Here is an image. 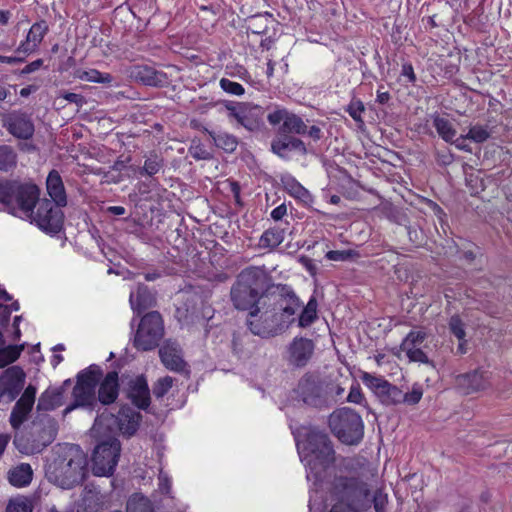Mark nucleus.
Returning a JSON list of instances; mask_svg holds the SVG:
<instances>
[{
    "label": "nucleus",
    "mask_w": 512,
    "mask_h": 512,
    "mask_svg": "<svg viewBox=\"0 0 512 512\" xmlns=\"http://www.w3.org/2000/svg\"><path fill=\"white\" fill-rule=\"evenodd\" d=\"M174 379L170 376H165L158 379L153 386V394L156 398L164 397L167 392L172 388Z\"/></svg>",
    "instance_id": "46"
},
{
    "label": "nucleus",
    "mask_w": 512,
    "mask_h": 512,
    "mask_svg": "<svg viewBox=\"0 0 512 512\" xmlns=\"http://www.w3.org/2000/svg\"><path fill=\"white\" fill-rule=\"evenodd\" d=\"M287 214V207L285 204H281L271 211V218L274 221H280Z\"/></svg>",
    "instance_id": "59"
},
{
    "label": "nucleus",
    "mask_w": 512,
    "mask_h": 512,
    "mask_svg": "<svg viewBox=\"0 0 512 512\" xmlns=\"http://www.w3.org/2000/svg\"><path fill=\"white\" fill-rule=\"evenodd\" d=\"M118 391V373L116 371L108 372L100 384L97 402L104 405L113 403L117 399Z\"/></svg>",
    "instance_id": "29"
},
{
    "label": "nucleus",
    "mask_w": 512,
    "mask_h": 512,
    "mask_svg": "<svg viewBox=\"0 0 512 512\" xmlns=\"http://www.w3.org/2000/svg\"><path fill=\"white\" fill-rule=\"evenodd\" d=\"M300 263H302V265L309 271V273L311 275H315L316 274V270H317V267L316 265L314 264L313 260L308 258V257H305V256H302L300 259H299Z\"/></svg>",
    "instance_id": "62"
},
{
    "label": "nucleus",
    "mask_w": 512,
    "mask_h": 512,
    "mask_svg": "<svg viewBox=\"0 0 512 512\" xmlns=\"http://www.w3.org/2000/svg\"><path fill=\"white\" fill-rule=\"evenodd\" d=\"M271 23L273 18L269 13L253 15L247 21V30L253 34L265 35Z\"/></svg>",
    "instance_id": "36"
},
{
    "label": "nucleus",
    "mask_w": 512,
    "mask_h": 512,
    "mask_svg": "<svg viewBox=\"0 0 512 512\" xmlns=\"http://www.w3.org/2000/svg\"><path fill=\"white\" fill-rule=\"evenodd\" d=\"M36 392V387L30 384L16 401L9 418L13 429L19 430L22 424L28 419L35 403Z\"/></svg>",
    "instance_id": "19"
},
{
    "label": "nucleus",
    "mask_w": 512,
    "mask_h": 512,
    "mask_svg": "<svg viewBox=\"0 0 512 512\" xmlns=\"http://www.w3.org/2000/svg\"><path fill=\"white\" fill-rule=\"evenodd\" d=\"M131 76L138 82L146 86L164 87L169 84L167 74L156 70L148 65H136L131 71Z\"/></svg>",
    "instance_id": "24"
},
{
    "label": "nucleus",
    "mask_w": 512,
    "mask_h": 512,
    "mask_svg": "<svg viewBox=\"0 0 512 512\" xmlns=\"http://www.w3.org/2000/svg\"><path fill=\"white\" fill-rule=\"evenodd\" d=\"M163 335L162 316L158 311H151L141 318L133 344L138 350L149 351L159 345Z\"/></svg>",
    "instance_id": "12"
},
{
    "label": "nucleus",
    "mask_w": 512,
    "mask_h": 512,
    "mask_svg": "<svg viewBox=\"0 0 512 512\" xmlns=\"http://www.w3.org/2000/svg\"><path fill=\"white\" fill-rule=\"evenodd\" d=\"M259 312V307L251 310L246 323L252 334L262 338H269L280 334L295 321L294 318L292 320H280L277 313L268 311L258 316Z\"/></svg>",
    "instance_id": "14"
},
{
    "label": "nucleus",
    "mask_w": 512,
    "mask_h": 512,
    "mask_svg": "<svg viewBox=\"0 0 512 512\" xmlns=\"http://www.w3.org/2000/svg\"><path fill=\"white\" fill-rule=\"evenodd\" d=\"M159 356L163 365L174 372H188L187 363L183 360L180 345L173 340H166L159 349Z\"/></svg>",
    "instance_id": "20"
},
{
    "label": "nucleus",
    "mask_w": 512,
    "mask_h": 512,
    "mask_svg": "<svg viewBox=\"0 0 512 512\" xmlns=\"http://www.w3.org/2000/svg\"><path fill=\"white\" fill-rule=\"evenodd\" d=\"M275 287L264 269L248 267L242 270L230 290V298L237 310H253Z\"/></svg>",
    "instance_id": "5"
},
{
    "label": "nucleus",
    "mask_w": 512,
    "mask_h": 512,
    "mask_svg": "<svg viewBox=\"0 0 512 512\" xmlns=\"http://www.w3.org/2000/svg\"><path fill=\"white\" fill-rule=\"evenodd\" d=\"M59 97L76 104L78 107H82L86 103L85 97L77 93L63 91L60 93Z\"/></svg>",
    "instance_id": "55"
},
{
    "label": "nucleus",
    "mask_w": 512,
    "mask_h": 512,
    "mask_svg": "<svg viewBox=\"0 0 512 512\" xmlns=\"http://www.w3.org/2000/svg\"><path fill=\"white\" fill-rule=\"evenodd\" d=\"M284 240V229L271 228L266 230L260 238V246L263 248H275Z\"/></svg>",
    "instance_id": "39"
},
{
    "label": "nucleus",
    "mask_w": 512,
    "mask_h": 512,
    "mask_svg": "<svg viewBox=\"0 0 512 512\" xmlns=\"http://www.w3.org/2000/svg\"><path fill=\"white\" fill-rule=\"evenodd\" d=\"M353 255L351 250H331L326 253V258L331 261H347Z\"/></svg>",
    "instance_id": "53"
},
{
    "label": "nucleus",
    "mask_w": 512,
    "mask_h": 512,
    "mask_svg": "<svg viewBox=\"0 0 512 512\" xmlns=\"http://www.w3.org/2000/svg\"><path fill=\"white\" fill-rule=\"evenodd\" d=\"M57 433L58 422L48 414L39 413L28 427L16 431L13 444L20 453L33 455L53 443Z\"/></svg>",
    "instance_id": "6"
},
{
    "label": "nucleus",
    "mask_w": 512,
    "mask_h": 512,
    "mask_svg": "<svg viewBox=\"0 0 512 512\" xmlns=\"http://www.w3.org/2000/svg\"><path fill=\"white\" fill-rule=\"evenodd\" d=\"M40 198V188L32 181L4 179L0 181V203L12 215H32Z\"/></svg>",
    "instance_id": "7"
},
{
    "label": "nucleus",
    "mask_w": 512,
    "mask_h": 512,
    "mask_svg": "<svg viewBox=\"0 0 512 512\" xmlns=\"http://www.w3.org/2000/svg\"><path fill=\"white\" fill-rule=\"evenodd\" d=\"M314 342L304 337H295L289 345V361L297 367L305 366L314 352Z\"/></svg>",
    "instance_id": "23"
},
{
    "label": "nucleus",
    "mask_w": 512,
    "mask_h": 512,
    "mask_svg": "<svg viewBox=\"0 0 512 512\" xmlns=\"http://www.w3.org/2000/svg\"><path fill=\"white\" fill-rule=\"evenodd\" d=\"M317 300L312 296L298 317V326L307 328L317 320Z\"/></svg>",
    "instance_id": "37"
},
{
    "label": "nucleus",
    "mask_w": 512,
    "mask_h": 512,
    "mask_svg": "<svg viewBox=\"0 0 512 512\" xmlns=\"http://www.w3.org/2000/svg\"><path fill=\"white\" fill-rule=\"evenodd\" d=\"M433 126L445 142H453L457 131L448 119L437 115L433 118Z\"/></svg>",
    "instance_id": "38"
},
{
    "label": "nucleus",
    "mask_w": 512,
    "mask_h": 512,
    "mask_svg": "<svg viewBox=\"0 0 512 512\" xmlns=\"http://www.w3.org/2000/svg\"><path fill=\"white\" fill-rule=\"evenodd\" d=\"M102 375V370L97 365H91L78 373L77 381L72 391L74 401L64 409V416L78 407L93 410L97 406L96 387Z\"/></svg>",
    "instance_id": "8"
},
{
    "label": "nucleus",
    "mask_w": 512,
    "mask_h": 512,
    "mask_svg": "<svg viewBox=\"0 0 512 512\" xmlns=\"http://www.w3.org/2000/svg\"><path fill=\"white\" fill-rule=\"evenodd\" d=\"M61 208L49 199L39 198L35 208H32V215H28L26 218L31 223H35L42 231L56 234L62 229L64 222V213Z\"/></svg>",
    "instance_id": "15"
},
{
    "label": "nucleus",
    "mask_w": 512,
    "mask_h": 512,
    "mask_svg": "<svg viewBox=\"0 0 512 512\" xmlns=\"http://www.w3.org/2000/svg\"><path fill=\"white\" fill-rule=\"evenodd\" d=\"M160 490L162 493L168 494L171 489L170 480L167 476H164L162 473H160Z\"/></svg>",
    "instance_id": "64"
},
{
    "label": "nucleus",
    "mask_w": 512,
    "mask_h": 512,
    "mask_svg": "<svg viewBox=\"0 0 512 512\" xmlns=\"http://www.w3.org/2000/svg\"><path fill=\"white\" fill-rule=\"evenodd\" d=\"M273 289L280 290V296L283 297L285 305L281 304L282 313L279 315L280 320L295 319L294 315L300 309L302 303L296 294L286 286L275 285Z\"/></svg>",
    "instance_id": "30"
},
{
    "label": "nucleus",
    "mask_w": 512,
    "mask_h": 512,
    "mask_svg": "<svg viewBox=\"0 0 512 512\" xmlns=\"http://www.w3.org/2000/svg\"><path fill=\"white\" fill-rule=\"evenodd\" d=\"M43 65V60L42 59H37L31 63H29L28 65H26L22 70H21V74L25 75V74H30L32 72H35L37 71L41 66Z\"/></svg>",
    "instance_id": "61"
},
{
    "label": "nucleus",
    "mask_w": 512,
    "mask_h": 512,
    "mask_svg": "<svg viewBox=\"0 0 512 512\" xmlns=\"http://www.w3.org/2000/svg\"><path fill=\"white\" fill-rule=\"evenodd\" d=\"M298 452L306 467V478L315 485L321 482L326 470L335 462V452L328 435L310 430L302 443H297Z\"/></svg>",
    "instance_id": "4"
},
{
    "label": "nucleus",
    "mask_w": 512,
    "mask_h": 512,
    "mask_svg": "<svg viewBox=\"0 0 512 512\" xmlns=\"http://www.w3.org/2000/svg\"><path fill=\"white\" fill-rule=\"evenodd\" d=\"M33 471L31 466L26 463H22L8 473V480L11 485L16 487L27 486L32 480Z\"/></svg>",
    "instance_id": "34"
},
{
    "label": "nucleus",
    "mask_w": 512,
    "mask_h": 512,
    "mask_svg": "<svg viewBox=\"0 0 512 512\" xmlns=\"http://www.w3.org/2000/svg\"><path fill=\"white\" fill-rule=\"evenodd\" d=\"M410 361L420 362V363H429V359L427 355L421 350V348H409L404 351Z\"/></svg>",
    "instance_id": "54"
},
{
    "label": "nucleus",
    "mask_w": 512,
    "mask_h": 512,
    "mask_svg": "<svg viewBox=\"0 0 512 512\" xmlns=\"http://www.w3.org/2000/svg\"><path fill=\"white\" fill-rule=\"evenodd\" d=\"M205 132L213 140L216 147L227 153H233L238 146V139L227 132H215L205 129Z\"/></svg>",
    "instance_id": "33"
},
{
    "label": "nucleus",
    "mask_w": 512,
    "mask_h": 512,
    "mask_svg": "<svg viewBox=\"0 0 512 512\" xmlns=\"http://www.w3.org/2000/svg\"><path fill=\"white\" fill-rule=\"evenodd\" d=\"M220 87L226 93L236 95V96H241L245 92L244 87L240 83L231 81L230 79H227V78H222L220 80Z\"/></svg>",
    "instance_id": "48"
},
{
    "label": "nucleus",
    "mask_w": 512,
    "mask_h": 512,
    "mask_svg": "<svg viewBox=\"0 0 512 512\" xmlns=\"http://www.w3.org/2000/svg\"><path fill=\"white\" fill-rule=\"evenodd\" d=\"M129 397L139 409L146 410L150 405V391L146 380L139 377L131 386Z\"/></svg>",
    "instance_id": "31"
},
{
    "label": "nucleus",
    "mask_w": 512,
    "mask_h": 512,
    "mask_svg": "<svg viewBox=\"0 0 512 512\" xmlns=\"http://www.w3.org/2000/svg\"><path fill=\"white\" fill-rule=\"evenodd\" d=\"M370 501L373 503L375 512H387L388 496L381 490L375 491L372 498L370 497Z\"/></svg>",
    "instance_id": "49"
},
{
    "label": "nucleus",
    "mask_w": 512,
    "mask_h": 512,
    "mask_svg": "<svg viewBox=\"0 0 512 512\" xmlns=\"http://www.w3.org/2000/svg\"><path fill=\"white\" fill-rule=\"evenodd\" d=\"M87 456L76 444L60 447L57 456L46 469L48 480L63 489L81 484L88 474Z\"/></svg>",
    "instance_id": "2"
},
{
    "label": "nucleus",
    "mask_w": 512,
    "mask_h": 512,
    "mask_svg": "<svg viewBox=\"0 0 512 512\" xmlns=\"http://www.w3.org/2000/svg\"><path fill=\"white\" fill-rule=\"evenodd\" d=\"M426 333L422 331H410L402 341L400 348L402 351H406L409 348H420L419 346L424 342Z\"/></svg>",
    "instance_id": "43"
},
{
    "label": "nucleus",
    "mask_w": 512,
    "mask_h": 512,
    "mask_svg": "<svg viewBox=\"0 0 512 512\" xmlns=\"http://www.w3.org/2000/svg\"><path fill=\"white\" fill-rule=\"evenodd\" d=\"M437 162L440 165L447 166L453 162V155L450 152H437Z\"/></svg>",
    "instance_id": "60"
},
{
    "label": "nucleus",
    "mask_w": 512,
    "mask_h": 512,
    "mask_svg": "<svg viewBox=\"0 0 512 512\" xmlns=\"http://www.w3.org/2000/svg\"><path fill=\"white\" fill-rule=\"evenodd\" d=\"M4 127L18 139L28 140L32 138L35 128L30 116L25 113L13 112L6 118Z\"/></svg>",
    "instance_id": "21"
},
{
    "label": "nucleus",
    "mask_w": 512,
    "mask_h": 512,
    "mask_svg": "<svg viewBox=\"0 0 512 512\" xmlns=\"http://www.w3.org/2000/svg\"><path fill=\"white\" fill-rule=\"evenodd\" d=\"M448 327L450 332L458 339L464 340L466 337L465 324L461 320L459 315H453L448 321Z\"/></svg>",
    "instance_id": "45"
},
{
    "label": "nucleus",
    "mask_w": 512,
    "mask_h": 512,
    "mask_svg": "<svg viewBox=\"0 0 512 512\" xmlns=\"http://www.w3.org/2000/svg\"><path fill=\"white\" fill-rule=\"evenodd\" d=\"M329 426L335 436L345 444L355 445L363 438L362 418L348 407L334 411L329 417Z\"/></svg>",
    "instance_id": "9"
},
{
    "label": "nucleus",
    "mask_w": 512,
    "mask_h": 512,
    "mask_svg": "<svg viewBox=\"0 0 512 512\" xmlns=\"http://www.w3.org/2000/svg\"><path fill=\"white\" fill-rule=\"evenodd\" d=\"M284 190L295 199L308 204L312 201L309 191L303 187L293 176L287 174L281 177Z\"/></svg>",
    "instance_id": "32"
},
{
    "label": "nucleus",
    "mask_w": 512,
    "mask_h": 512,
    "mask_svg": "<svg viewBox=\"0 0 512 512\" xmlns=\"http://www.w3.org/2000/svg\"><path fill=\"white\" fill-rule=\"evenodd\" d=\"M333 386L314 373H305L298 381L295 394L305 405L321 408L330 404Z\"/></svg>",
    "instance_id": "10"
},
{
    "label": "nucleus",
    "mask_w": 512,
    "mask_h": 512,
    "mask_svg": "<svg viewBox=\"0 0 512 512\" xmlns=\"http://www.w3.org/2000/svg\"><path fill=\"white\" fill-rule=\"evenodd\" d=\"M401 75L406 77L410 83L416 82V75L414 73L413 66L410 63H404L402 65Z\"/></svg>",
    "instance_id": "58"
},
{
    "label": "nucleus",
    "mask_w": 512,
    "mask_h": 512,
    "mask_svg": "<svg viewBox=\"0 0 512 512\" xmlns=\"http://www.w3.org/2000/svg\"><path fill=\"white\" fill-rule=\"evenodd\" d=\"M131 308L137 315L151 308L156 303L155 295L144 284H138L136 293L131 292L129 296Z\"/></svg>",
    "instance_id": "28"
},
{
    "label": "nucleus",
    "mask_w": 512,
    "mask_h": 512,
    "mask_svg": "<svg viewBox=\"0 0 512 512\" xmlns=\"http://www.w3.org/2000/svg\"><path fill=\"white\" fill-rule=\"evenodd\" d=\"M488 385L487 372L480 369L460 374L455 378V386L463 394H471L484 390Z\"/></svg>",
    "instance_id": "22"
},
{
    "label": "nucleus",
    "mask_w": 512,
    "mask_h": 512,
    "mask_svg": "<svg viewBox=\"0 0 512 512\" xmlns=\"http://www.w3.org/2000/svg\"><path fill=\"white\" fill-rule=\"evenodd\" d=\"M490 137V132L483 126H472L465 138L470 139L476 143H483Z\"/></svg>",
    "instance_id": "47"
},
{
    "label": "nucleus",
    "mask_w": 512,
    "mask_h": 512,
    "mask_svg": "<svg viewBox=\"0 0 512 512\" xmlns=\"http://www.w3.org/2000/svg\"><path fill=\"white\" fill-rule=\"evenodd\" d=\"M423 395V390L419 385H413L411 392L403 393V402L408 405L417 404Z\"/></svg>",
    "instance_id": "51"
},
{
    "label": "nucleus",
    "mask_w": 512,
    "mask_h": 512,
    "mask_svg": "<svg viewBox=\"0 0 512 512\" xmlns=\"http://www.w3.org/2000/svg\"><path fill=\"white\" fill-rule=\"evenodd\" d=\"M228 110V117L235 119L237 123L248 131H257L263 124L264 110L259 105L251 103H238L225 105Z\"/></svg>",
    "instance_id": "17"
},
{
    "label": "nucleus",
    "mask_w": 512,
    "mask_h": 512,
    "mask_svg": "<svg viewBox=\"0 0 512 512\" xmlns=\"http://www.w3.org/2000/svg\"><path fill=\"white\" fill-rule=\"evenodd\" d=\"M121 451V444L115 437L100 442L93 451L92 472L95 476L109 477L113 475Z\"/></svg>",
    "instance_id": "13"
},
{
    "label": "nucleus",
    "mask_w": 512,
    "mask_h": 512,
    "mask_svg": "<svg viewBox=\"0 0 512 512\" xmlns=\"http://www.w3.org/2000/svg\"><path fill=\"white\" fill-rule=\"evenodd\" d=\"M18 163V154L14 147L8 144L0 145V171L12 172L16 169Z\"/></svg>",
    "instance_id": "35"
},
{
    "label": "nucleus",
    "mask_w": 512,
    "mask_h": 512,
    "mask_svg": "<svg viewBox=\"0 0 512 512\" xmlns=\"http://www.w3.org/2000/svg\"><path fill=\"white\" fill-rule=\"evenodd\" d=\"M189 153L195 160H209L212 158V155L200 143L192 145L189 148Z\"/></svg>",
    "instance_id": "52"
},
{
    "label": "nucleus",
    "mask_w": 512,
    "mask_h": 512,
    "mask_svg": "<svg viewBox=\"0 0 512 512\" xmlns=\"http://www.w3.org/2000/svg\"><path fill=\"white\" fill-rule=\"evenodd\" d=\"M164 167V160L157 154H151L145 161L143 167L140 169L141 175L153 176L157 174Z\"/></svg>",
    "instance_id": "41"
},
{
    "label": "nucleus",
    "mask_w": 512,
    "mask_h": 512,
    "mask_svg": "<svg viewBox=\"0 0 512 512\" xmlns=\"http://www.w3.org/2000/svg\"><path fill=\"white\" fill-rule=\"evenodd\" d=\"M360 378L382 404L391 406L403 402V391L384 377L362 372Z\"/></svg>",
    "instance_id": "16"
},
{
    "label": "nucleus",
    "mask_w": 512,
    "mask_h": 512,
    "mask_svg": "<svg viewBox=\"0 0 512 512\" xmlns=\"http://www.w3.org/2000/svg\"><path fill=\"white\" fill-rule=\"evenodd\" d=\"M77 77L81 80H86L94 83L110 84L113 81V77L109 73H101L96 69H90L88 71H82L77 74Z\"/></svg>",
    "instance_id": "42"
},
{
    "label": "nucleus",
    "mask_w": 512,
    "mask_h": 512,
    "mask_svg": "<svg viewBox=\"0 0 512 512\" xmlns=\"http://www.w3.org/2000/svg\"><path fill=\"white\" fill-rule=\"evenodd\" d=\"M46 190L51 201L57 206L67 205V195L62 178L57 170H51L46 179Z\"/></svg>",
    "instance_id": "26"
},
{
    "label": "nucleus",
    "mask_w": 512,
    "mask_h": 512,
    "mask_svg": "<svg viewBox=\"0 0 512 512\" xmlns=\"http://www.w3.org/2000/svg\"><path fill=\"white\" fill-rule=\"evenodd\" d=\"M306 134H308V136L310 138H312L314 141H318L322 138L323 136V133L321 131V129L318 127V126H311V127H307V132Z\"/></svg>",
    "instance_id": "63"
},
{
    "label": "nucleus",
    "mask_w": 512,
    "mask_h": 512,
    "mask_svg": "<svg viewBox=\"0 0 512 512\" xmlns=\"http://www.w3.org/2000/svg\"><path fill=\"white\" fill-rule=\"evenodd\" d=\"M267 120L273 126L282 123L278 128L277 136L271 142V150L274 154L288 159L292 151L301 155L308 153L305 143L294 136L305 135L307 132V125L300 116L285 108L277 107L267 115Z\"/></svg>",
    "instance_id": "3"
},
{
    "label": "nucleus",
    "mask_w": 512,
    "mask_h": 512,
    "mask_svg": "<svg viewBox=\"0 0 512 512\" xmlns=\"http://www.w3.org/2000/svg\"><path fill=\"white\" fill-rule=\"evenodd\" d=\"M48 32L49 25L45 20L35 22L28 31L26 39L17 47L16 52L24 55L33 53Z\"/></svg>",
    "instance_id": "25"
},
{
    "label": "nucleus",
    "mask_w": 512,
    "mask_h": 512,
    "mask_svg": "<svg viewBox=\"0 0 512 512\" xmlns=\"http://www.w3.org/2000/svg\"><path fill=\"white\" fill-rule=\"evenodd\" d=\"M244 340L245 336L240 335H233L232 339V350L234 354H236L239 357H242L245 355V349H244Z\"/></svg>",
    "instance_id": "56"
},
{
    "label": "nucleus",
    "mask_w": 512,
    "mask_h": 512,
    "mask_svg": "<svg viewBox=\"0 0 512 512\" xmlns=\"http://www.w3.org/2000/svg\"><path fill=\"white\" fill-rule=\"evenodd\" d=\"M330 494L336 501L334 505L354 511H364L371 507L369 485L358 477L351 458H342L336 466Z\"/></svg>",
    "instance_id": "1"
},
{
    "label": "nucleus",
    "mask_w": 512,
    "mask_h": 512,
    "mask_svg": "<svg viewBox=\"0 0 512 512\" xmlns=\"http://www.w3.org/2000/svg\"><path fill=\"white\" fill-rule=\"evenodd\" d=\"M141 419V414L131 407H122L117 416L103 412L96 417L92 432L100 434L103 429L109 432L118 429L122 434L132 436L138 430Z\"/></svg>",
    "instance_id": "11"
},
{
    "label": "nucleus",
    "mask_w": 512,
    "mask_h": 512,
    "mask_svg": "<svg viewBox=\"0 0 512 512\" xmlns=\"http://www.w3.org/2000/svg\"><path fill=\"white\" fill-rule=\"evenodd\" d=\"M33 503L27 497L11 499L6 507V512H33Z\"/></svg>",
    "instance_id": "44"
},
{
    "label": "nucleus",
    "mask_w": 512,
    "mask_h": 512,
    "mask_svg": "<svg viewBox=\"0 0 512 512\" xmlns=\"http://www.w3.org/2000/svg\"><path fill=\"white\" fill-rule=\"evenodd\" d=\"M63 387H49L39 397L36 406L37 414L52 411L63 404Z\"/></svg>",
    "instance_id": "27"
},
{
    "label": "nucleus",
    "mask_w": 512,
    "mask_h": 512,
    "mask_svg": "<svg viewBox=\"0 0 512 512\" xmlns=\"http://www.w3.org/2000/svg\"><path fill=\"white\" fill-rule=\"evenodd\" d=\"M363 399V395L360 389V386L357 384L350 388L349 394L347 396V401L351 403L359 404Z\"/></svg>",
    "instance_id": "57"
},
{
    "label": "nucleus",
    "mask_w": 512,
    "mask_h": 512,
    "mask_svg": "<svg viewBox=\"0 0 512 512\" xmlns=\"http://www.w3.org/2000/svg\"><path fill=\"white\" fill-rule=\"evenodd\" d=\"M26 375L19 366H11L0 376V396L4 403L15 400L24 388Z\"/></svg>",
    "instance_id": "18"
},
{
    "label": "nucleus",
    "mask_w": 512,
    "mask_h": 512,
    "mask_svg": "<svg viewBox=\"0 0 512 512\" xmlns=\"http://www.w3.org/2000/svg\"><path fill=\"white\" fill-rule=\"evenodd\" d=\"M127 512H153V508L148 498L134 494L127 502Z\"/></svg>",
    "instance_id": "40"
},
{
    "label": "nucleus",
    "mask_w": 512,
    "mask_h": 512,
    "mask_svg": "<svg viewBox=\"0 0 512 512\" xmlns=\"http://www.w3.org/2000/svg\"><path fill=\"white\" fill-rule=\"evenodd\" d=\"M365 107L361 100H352L348 105L346 111L356 122H363L361 114L364 112Z\"/></svg>",
    "instance_id": "50"
}]
</instances>
